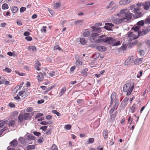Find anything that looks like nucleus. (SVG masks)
I'll list each match as a JSON object with an SVG mask.
<instances>
[{
    "label": "nucleus",
    "instance_id": "1",
    "mask_svg": "<svg viewBox=\"0 0 150 150\" xmlns=\"http://www.w3.org/2000/svg\"><path fill=\"white\" fill-rule=\"evenodd\" d=\"M99 38L94 41L96 43L102 42H106L108 44H113L115 41V40L112 38L111 37H107L106 35H102L98 37Z\"/></svg>",
    "mask_w": 150,
    "mask_h": 150
},
{
    "label": "nucleus",
    "instance_id": "2",
    "mask_svg": "<svg viewBox=\"0 0 150 150\" xmlns=\"http://www.w3.org/2000/svg\"><path fill=\"white\" fill-rule=\"evenodd\" d=\"M134 88V85H131L129 83H126L123 86V91L124 92H127L126 95H130Z\"/></svg>",
    "mask_w": 150,
    "mask_h": 150
},
{
    "label": "nucleus",
    "instance_id": "3",
    "mask_svg": "<svg viewBox=\"0 0 150 150\" xmlns=\"http://www.w3.org/2000/svg\"><path fill=\"white\" fill-rule=\"evenodd\" d=\"M117 8L118 6L116 5L115 3L112 1H110L109 5L105 7L106 9H110L109 12L112 13L114 12Z\"/></svg>",
    "mask_w": 150,
    "mask_h": 150
},
{
    "label": "nucleus",
    "instance_id": "4",
    "mask_svg": "<svg viewBox=\"0 0 150 150\" xmlns=\"http://www.w3.org/2000/svg\"><path fill=\"white\" fill-rule=\"evenodd\" d=\"M136 5L138 7L142 6L145 10L147 11L150 8V1H146L144 2L138 3Z\"/></svg>",
    "mask_w": 150,
    "mask_h": 150
},
{
    "label": "nucleus",
    "instance_id": "5",
    "mask_svg": "<svg viewBox=\"0 0 150 150\" xmlns=\"http://www.w3.org/2000/svg\"><path fill=\"white\" fill-rule=\"evenodd\" d=\"M112 23L116 25H119L122 23L125 22V21L123 17H113L111 19Z\"/></svg>",
    "mask_w": 150,
    "mask_h": 150
},
{
    "label": "nucleus",
    "instance_id": "6",
    "mask_svg": "<svg viewBox=\"0 0 150 150\" xmlns=\"http://www.w3.org/2000/svg\"><path fill=\"white\" fill-rule=\"evenodd\" d=\"M119 105V100L118 99H116L114 101L113 107L109 110L110 114H111L115 110H116Z\"/></svg>",
    "mask_w": 150,
    "mask_h": 150
},
{
    "label": "nucleus",
    "instance_id": "7",
    "mask_svg": "<svg viewBox=\"0 0 150 150\" xmlns=\"http://www.w3.org/2000/svg\"><path fill=\"white\" fill-rule=\"evenodd\" d=\"M133 14L129 12V11L125 15V17H123L124 19L125 22H127L130 21L132 18V16H133Z\"/></svg>",
    "mask_w": 150,
    "mask_h": 150
},
{
    "label": "nucleus",
    "instance_id": "8",
    "mask_svg": "<svg viewBox=\"0 0 150 150\" xmlns=\"http://www.w3.org/2000/svg\"><path fill=\"white\" fill-rule=\"evenodd\" d=\"M132 32L129 31L127 34L128 38L129 39V40H134L137 38L135 37V35L132 34Z\"/></svg>",
    "mask_w": 150,
    "mask_h": 150
},
{
    "label": "nucleus",
    "instance_id": "9",
    "mask_svg": "<svg viewBox=\"0 0 150 150\" xmlns=\"http://www.w3.org/2000/svg\"><path fill=\"white\" fill-rule=\"evenodd\" d=\"M34 113L32 112L31 114L29 113L25 112L23 114V117L25 120H26L30 118L33 116Z\"/></svg>",
    "mask_w": 150,
    "mask_h": 150
},
{
    "label": "nucleus",
    "instance_id": "10",
    "mask_svg": "<svg viewBox=\"0 0 150 150\" xmlns=\"http://www.w3.org/2000/svg\"><path fill=\"white\" fill-rule=\"evenodd\" d=\"M144 12H138L134 13V16L135 18H138L142 17L144 14Z\"/></svg>",
    "mask_w": 150,
    "mask_h": 150
},
{
    "label": "nucleus",
    "instance_id": "11",
    "mask_svg": "<svg viewBox=\"0 0 150 150\" xmlns=\"http://www.w3.org/2000/svg\"><path fill=\"white\" fill-rule=\"evenodd\" d=\"M105 26L104 28L108 30H110V28L114 27V25L112 23H105Z\"/></svg>",
    "mask_w": 150,
    "mask_h": 150
},
{
    "label": "nucleus",
    "instance_id": "12",
    "mask_svg": "<svg viewBox=\"0 0 150 150\" xmlns=\"http://www.w3.org/2000/svg\"><path fill=\"white\" fill-rule=\"evenodd\" d=\"M11 145L13 147H16L18 144V142L17 139H15L11 141L10 143Z\"/></svg>",
    "mask_w": 150,
    "mask_h": 150
},
{
    "label": "nucleus",
    "instance_id": "13",
    "mask_svg": "<svg viewBox=\"0 0 150 150\" xmlns=\"http://www.w3.org/2000/svg\"><path fill=\"white\" fill-rule=\"evenodd\" d=\"M96 49L98 50L101 52H105L106 50V47L103 46H100L97 47Z\"/></svg>",
    "mask_w": 150,
    "mask_h": 150
},
{
    "label": "nucleus",
    "instance_id": "14",
    "mask_svg": "<svg viewBox=\"0 0 150 150\" xmlns=\"http://www.w3.org/2000/svg\"><path fill=\"white\" fill-rule=\"evenodd\" d=\"M91 28L93 30V32L100 33L101 32V30L100 29V28H98L94 26H92Z\"/></svg>",
    "mask_w": 150,
    "mask_h": 150
},
{
    "label": "nucleus",
    "instance_id": "15",
    "mask_svg": "<svg viewBox=\"0 0 150 150\" xmlns=\"http://www.w3.org/2000/svg\"><path fill=\"white\" fill-rule=\"evenodd\" d=\"M37 77L38 80L39 81H42L44 78V76L43 74L41 72L39 73Z\"/></svg>",
    "mask_w": 150,
    "mask_h": 150
},
{
    "label": "nucleus",
    "instance_id": "16",
    "mask_svg": "<svg viewBox=\"0 0 150 150\" xmlns=\"http://www.w3.org/2000/svg\"><path fill=\"white\" fill-rule=\"evenodd\" d=\"M143 59L142 58L135 59L134 61V63L137 65L140 64L142 62Z\"/></svg>",
    "mask_w": 150,
    "mask_h": 150
},
{
    "label": "nucleus",
    "instance_id": "17",
    "mask_svg": "<svg viewBox=\"0 0 150 150\" xmlns=\"http://www.w3.org/2000/svg\"><path fill=\"white\" fill-rule=\"evenodd\" d=\"M41 66L39 62L38 61H36L35 62V68L36 70L38 71H40L41 70V69L39 68V67Z\"/></svg>",
    "mask_w": 150,
    "mask_h": 150
},
{
    "label": "nucleus",
    "instance_id": "18",
    "mask_svg": "<svg viewBox=\"0 0 150 150\" xmlns=\"http://www.w3.org/2000/svg\"><path fill=\"white\" fill-rule=\"evenodd\" d=\"M129 11V10L127 9H122L120 11V14L124 15H125Z\"/></svg>",
    "mask_w": 150,
    "mask_h": 150
},
{
    "label": "nucleus",
    "instance_id": "19",
    "mask_svg": "<svg viewBox=\"0 0 150 150\" xmlns=\"http://www.w3.org/2000/svg\"><path fill=\"white\" fill-rule=\"evenodd\" d=\"M137 106L136 104L134 103L133 104L130 109V112L132 113H133L134 112Z\"/></svg>",
    "mask_w": 150,
    "mask_h": 150
},
{
    "label": "nucleus",
    "instance_id": "20",
    "mask_svg": "<svg viewBox=\"0 0 150 150\" xmlns=\"http://www.w3.org/2000/svg\"><path fill=\"white\" fill-rule=\"evenodd\" d=\"M66 91V87L64 86L61 90L60 93L59 94V97H61L62 95L64 94Z\"/></svg>",
    "mask_w": 150,
    "mask_h": 150
},
{
    "label": "nucleus",
    "instance_id": "21",
    "mask_svg": "<svg viewBox=\"0 0 150 150\" xmlns=\"http://www.w3.org/2000/svg\"><path fill=\"white\" fill-rule=\"evenodd\" d=\"M24 119L23 115L22 114H20L18 117V120L20 122H22Z\"/></svg>",
    "mask_w": 150,
    "mask_h": 150
},
{
    "label": "nucleus",
    "instance_id": "22",
    "mask_svg": "<svg viewBox=\"0 0 150 150\" xmlns=\"http://www.w3.org/2000/svg\"><path fill=\"white\" fill-rule=\"evenodd\" d=\"M11 11L13 13H16L18 11V8L16 6H13L11 7Z\"/></svg>",
    "mask_w": 150,
    "mask_h": 150
},
{
    "label": "nucleus",
    "instance_id": "23",
    "mask_svg": "<svg viewBox=\"0 0 150 150\" xmlns=\"http://www.w3.org/2000/svg\"><path fill=\"white\" fill-rule=\"evenodd\" d=\"M80 42L83 45H84L87 43L86 41L85 40V38H80Z\"/></svg>",
    "mask_w": 150,
    "mask_h": 150
},
{
    "label": "nucleus",
    "instance_id": "24",
    "mask_svg": "<svg viewBox=\"0 0 150 150\" xmlns=\"http://www.w3.org/2000/svg\"><path fill=\"white\" fill-rule=\"evenodd\" d=\"M128 0H121L119 2V4L121 5H123L127 4Z\"/></svg>",
    "mask_w": 150,
    "mask_h": 150
},
{
    "label": "nucleus",
    "instance_id": "25",
    "mask_svg": "<svg viewBox=\"0 0 150 150\" xmlns=\"http://www.w3.org/2000/svg\"><path fill=\"white\" fill-rule=\"evenodd\" d=\"M28 49L30 51L32 50L33 51H36V49L34 46H30L28 47Z\"/></svg>",
    "mask_w": 150,
    "mask_h": 150
},
{
    "label": "nucleus",
    "instance_id": "26",
    "mask_svg": "<svg viewBox=\"0 0 150 150\" xmlns=\"http://www.w3.org/2000/svg\"><path fill=\"white\" fill-rule=\"evenodd\" d=\"M140 27L139 26H135L133 27L132 28V30H133L134 31L138 32L139 31Z\"/></svg>",
    "mask_w": 150,
    "mask_h": 150
},
{
    "label": "nucleus",
    "instance_id": "27",
    "mask_svg": "<svg viewBox=\"0 0 150 150\" xmlns=\"http://www.w3.org/2000/svg\"><path fill=\"white\" fill-rule=\"evenodd\" d=\"M144 20H141L138 22L137 24L139 26H143L144 24Z\"/></svg>",
    "mask_w": 150,
    "mask_h": 150
},
{
    "label": "nucleus",
    "instance_id": "28",
    "mask_svg": "<svg viewBox=\"0 0 150 150\" xmlns=\"http://www.w3.org/2000/svg\"><path fill=\"white\" fill-rule=\"evenodd\" d=\"M83 22V20H80L75 21L74 23L76 25H81Z\"/></svg>",
    "mask_w": 150,
    "mask_h": 150
},
{
    "label": "nucleus",
    "instance_id": "29",
    "mask_svg": "<svg viewBox=\"0 0 150 150\" xmlns=\"http://www.w3.org/2000/svg\"><path fill=\"white\" fill-rule=\"evenodd\" d=\"M8 6L6 3H4L3 4L2 6V8L4 10H6L8 9Z\"/></svg>",
    "mask_w": 150,
    "mask_h": 150
},
{
    "label": "nucleus",
    "instance_id": "30",
    "mask_svg": "<svg viewBox=\"0 0 150 150\" xmlns=\"http://www.w3.org/2000/svg\"><path fill=\"white\" fill-rule=\"evenodd\" d=\"M91 34V33L88 31H87L84 32L83 33V36L86 37L89 36Z\"/></svg>",
    "mask_w": 150,
    "mask_h": 150
},
{
    "label": "nucleus",
    "instance_id": "31",
    "mask_svg": "<svg viewBox=\"0 0 150 150\" xmlns=\"http://www.w3.org/2000/svg\"><path fill=\"white\" fill-rule=\"evenodd\" d=\"M117 111L115 112L114 114H112L110 116V118L111 120H114L116 117V115H117Z\"/></svg>",
    "mask_w": 150,
    "mask_h": 150
},
{
    "label": "nucleus",
    "instance_id": "32",
    "mask_svg": "<svg viewBox=\"0 0 150 150\" xmlns=\"http://www.w3.org/2000/svg\"><path fill=\"white\" fill-rule=\"evenodd\" d=\"M103 134L104 139H105L108 137V132L106 130H105L103 131Z\"/></svg>",
    "mask_w": 150,
    "mask_h": 150
},
{
    "label": "nucleus",
    "instance_id": "33",
    "mask_svg": "<svg viewBox=\"0 0 150 150\" xmlns=\"http://www.w3.org/2000/svg\"><path fill=\"white\" fill-rule=\"evenodd\" d=\"M144 20L145 24H150V17L146 18Z\"/></svg>",
    "mask_w": 150,
    "mask_h": 150
},
{
    "label": "nucleus",
    "instance_id": "34",
    "mask_svg": "<svg viewBox=\"0 0 150 150\" xmlns=\"http://www.w3.org/2000/svg\"><path fill=\"white\" fill-rule=\"evenodd\" d=\"M18 140L21 144H23L25 142V139L23 137H20L18 139Z\"/></svg>",
    "mask_w": 150,
    "mask_h": 150
},
{
    "label": "nucleus",
    "instance_id": "35",
    "mask_svg": "<svg viewBox=\"0 0 150 150\" xmlns=\"http://www.w3.org/2000/svg\"><path fill=\"white\" fill-rule=\"evenodd\" d=\"M98 35H99L97 33H93L91 34V36L93 38V39L94 40L97 37H98Z\"/></svg>",
    "mask_w": 150,
    "mask_h": 150
},
{
    "label": "nucleus",
    "instance_id": "36",
    "mask_svg": "<svg viewBox=\"0 0 150 150\" xmlns=\"http://www.w3.org/2000/svg\"><path fill=\"white\" fill-rule=\"evenodd\" d=\"M3 71L5 72H6L8 73H11V70L7 67H6L5 69L3 70Z\"/></svg>",
    "mask_w": 150,
    "mask_h": 150
},
{
    "label": "nucleus",
    "instance_id": "37",
    "mask_svg": "<svg viewBox=\"0 0 150 150\" xmlns=\"http://www.w3.org/2000/svg\"><path fill=\"white\" fill-rule=\"evenodd\" d=\"M27 148H28L30 150L33 149L35 148L34 145H29L27 146Z\"/></svg>",
    "mask_w": 150,
    "mask_h": 150
},
{
    "label": "nucleus",
    "instance_id": "38",
    "mask_svg": "<svg viewBox=\"0 0 150 150\" xmlns=\"http://www.w3.org/2000/svg\"><path fill=\"white\" fill-rule=\"evenodd\" d=\"M15 124V121L13 120H11L9 121L8 125L10 126H13Z\"/></svg>",
    "mask_w": 150,
    "mask_h": 150
},
{
    "label": "nucleus",
    "instance_id": "39",
    "mask_svg": "<svg viewBox=\"0 0 150 150\" xmlns=\"http://www.w3.org/2000/svg\"><path fill=\"white\" fill-rule=\"evenodd\" d=\"M116 94L115 92H113L112 93L111 95L110 98L116 99Z\"/></svg>",
    "mask_w": 150,
    "mask_h": 150
},
{
    "label": "nucleus",
    "instance_id": "40",
    "mask_svg": "<svg viewBox=\"0 0 150 150\" xmlns=\"http://www.w3.org/2000/svg\"><path fill=\"white\" fill-rule=\"evenodd\" d=\"M94 141V139L93 138H90L87 141L88 144L92 143Z\"/></svg>",
    "mask_w": 150,
    "mask_h": 150
},
{
    "label": "nucleus",
    "instance_id": "41",
    "mask_svg": "<svg viewBox=\"0 0 150 150\" xmlns=\"http://www.w3.org/2000/svg\"><path fill=\"white\" fill-rule=\"evenodd\" d=\"M52 112L53 113L56 114L58 116H61V114L59 112H58L57 110H53L52 111Z\"/></svg>",
    "mask_w": 150,
    "mask_h": 150
},
{
    "label": "nucleus",
    "instance_id": "42",
    "mask_svg": "<svg viewBox=\"0 0 150 150\" xmlns=\"http://www.w3.org/2000/svg\"><path fill=\"white\" fill-rule=\"evenodd\" d=\"M28 139L34 140L35 139V137L33 135H29L28 136Z\"/></svg>",
    "mask_w": 150,
    "mask_h": 150
},
{
    "label": "nucleus",
    "instance_id": "43",
    "mask_svg": "<svg viewBox=\"0 0 150 150\" xmlns=\"http://www.w3.org/2000/svg\"><path fill=\"white\" fill-rule=\"evenodd\" d=\"M127 47V46L126 45H123V46L121 47L120 49L121 50L124 51L126 50Z\"/></svg>",
    "mask_w": 150,
    "mask_h": 150
},
{
    "label": "nucleus",
    "instance_id": "44",
    "mask_svg": "<svg viewBox=\"0 0 150 150\" xmlns=\"http://www.w3.org/2000/svg\"><path fill=\"white\" fill-rule=\"evenodd\" d=\"M43 115V114L42 113H38L36 115L35 117V119H36L37 118H39Z\"/></svg>",
    "mask_w": 150,
    "mask_h": 150
},
{
    "label": "nucleus",
    "instance_id": "45",
    "mask_svg": "<svg viewBox=\"0 0 150 150\" xmlns=\"http://www.w3.org/2000/svg\"><path fill=\"white\" fill-rule=\"evenodd\" d=\"M60 5L61 4L59 3H56L54 4L53 6L55 8H59Z\"/></svg>",
    "mask_w": 150,
    "mask_h": 150
},
{
    "label": "nucleus",
    "instance_id": "46",
    "mask_svg": "<svg viewBox=\"0 0 150 150\" xmlns=\"http://www.w3.org/2000/svg\"><path fill=\"white\" fill-rule=\"evenodd\" d=\"M139 53L141 56H143L145 54V52L143 50H141L139 51Z\"/></svg>",
    "mask_w": 150,
    "mask_h": 150
},
{
    "label": "nucleus",
    "instance_id": "47",
    "mask_svg": "<svg viewBox=\"0 0 150 150\" xmlns=\"http://www.w3.org/2000/svg\"><path fill=\"white\" fill-rule=\"evenodd\" d=\"M26 10V8L25 7H21L20 9V11L21 13H23Z\"/></svg>",
    "mask_w": 150,
    "mask_h": 150
},
{
    "label": "nucleus",
    "instance_id": "48",
    "mask_svg": "<svg viewBox=\"0 0 150 150\" xmlns=\"http://www.w3.org/2000/svg\"><path fill=\"white\" fill-rule=\"evenodd\" d=\"M140 9L141 8L140 7H137L134 8L133 10L134 13L138 12L140 10Z\"/></svg>",
    "mask_w": 150,
    "mask_h": 150
},
{
    "label": "nucleus",
    "instance_id": "49",
    "mask_svg": "<svg viewBox=\"0 0 150 150\" xmlns=\"http://www.w3.org/2000/svg\"><path fill=\"white\" fill-rule=\"evenodd\" d=\"M51 149L53 150H58V148L57 146L55 144H53L51 147Z\"/></svg>",
    "mask_w": 150,
    "mask_h": 150
},
{
    "label": "nucleus",
    "instance_id": "50",
    "mask_svg": "<svg viewBox=\"0 0 150 150\" xmlns=\"http://www.w3.org/2000/svg\"><path fill=\"white\" fill-rule=\"evenodd\" d=\"M65 128L67 130H70L71 128V126L69 124L66 125Z\"/></svg>",
    "mask_w": 150,
    "mask_h": 150
},
{
    "label": "nucleus",
    "instance_id": "51",
    "mask_svg": "<svg viewBox=\"0 0 150 150\" xmlns=\"http://www.w3.org/2000/svg\"><path fill=\"white\" fill-rule=\"evenodd\" d=\"M88 70V69L87 68H85L81 72V74H83V75H84L85 74L86 72Z\"/></svg>",
    "mask_w": 150,
    "mask_h": 150
},
{
    "label": "nucleus",
    "instance_id": "52",
    "mask_svg": "<svg viewBox=\"0 0 150 150\" xmlns=\"http://www.w3.org/2000/svg\"><path fill=\"white\" fill-rule=\"evenodd\" d=\"M116 41H115V42L112 44L113 45V46H116L117 45H120V41H118L116 42H115Z\"/></svg>",
    "mask_w": 150,
    "mask_h": 150
},
{
    "label": "nucleus",
    "instance_id": "53",
    "mask_svg": "<svg viewBox=\"0 0 150 150\" xmlns=\"http://www.w3.org/2000/svg\"><path fill=\"white\" fill-rule=\"evenodd\" d=\"M33 133L35 135L38 137L41 134L40 132H33Z\"/></svg>",
    "mask_w": 150,
    "mask_h": 150
},
{
    "label": "nucleus",
    "instance_id": "54",
    "mask_svg": "<svg viewBox=\"0 0 150 150\" xmlns=\"http://www.w3.org/2000/svg\"><path fill=\"white\" fill-rule=\"evenodd\" d=\"M150 31V29L147 28L144 30L143 31V33H144V34H147Z\"/></svg>",
    "mask_w": 150,
    "mask_h": 150
},
{
    "label": "nucleus",
    "instance_id": "55",
    "mask_svg": "<svg viewBox=\"0 0 150 150\" xmlns=\"http://www.w3.org/2000/svg\"><path fill=\"white\" fill-rule=\"evenodd\" d=\"M47 27L46 26H43L42 28L41 29V31L42 32H44V33H46V28Z\"/></svg>",
    "mask_w": 150,
    "mask_h": 150
},
{
    "label": "nucleus",
    "instance_id": "56",
    "mask_svg": "<svg viewBox=\"0 0 150 150\" xmlns=\"http://www.w3.org/2000/svg\"><path fill=\"white\" fill-rule=\"evenodd\" d=\"M8 105L11 108H15L16 107L15 104L11 102L9 103Z\"/></svg>",
    "mask_w": 150,
    "mask_h": 150
},
{
    "label": "nucleus",
    "instance_id": "57",
    "mask_svg": "<svg viewBox=\"0 0 150 150\" xmlns=\"http://www.w3.org/2000/svg\"><path fill=\"white\" fill-rule=\"evenodd\" d=\"M6 121H4L0 123V127H3V126L6 124Z\"/></svg>",
    "mask_w": 150,
    "mask_h": 150
},
{
    "label": "nucleus",
    "instance_id": "58",
    "mask_svg": "<svg viewBox=\"0 0 150 150\" xmlns=\"http://www.w3.org/2000/svg\"><path fill=\"white\" fill-rule=\"evenodd\" d=\"M54 49L55 50H60L61 49V48L58 45L55 46L54 47Z\"/></svg>",
    "mask_w": 150,
    "mask_h": 150
},
{
    "label": "nucleus",
    "instance_id": "59",
    "mask_svg": "<svg viewBox=\"0 0 150 150\" xmlns=\"http://www.w3.org/2000/svg\"><path fill=\"white\" fill-rule=\"evenodd\" d=\"M47 126H43L40 128V129H42L43 131H45L47 129Z\"/></svg>",
    "mask_w": 150,
    "mask_h": 150
},
{
    "label": "nucleus",
    "instance_id": "60",
    "mask_svg": "<svg viewBox=\"0 0 150 150\" xmlns=\"http://www.w3.org/2000/svg\"><path fill=\"white\" fill-rule=\"evenodd\" d=\"M40 124L45 125L49 124V123L48 122H47L46 121H42L40 122Z\"/></svg>",
    "mask_w": 150,
    "mask_h": 150
},
{
    "label": "nucleus",
    "instance_id": "61",
    "mask_svg": "<svg viewBox=\"0 0 150 150\" xmlns=\"http://www.w3.org/2000/svg\"><path fill=\"white\" fill-rule=\"evenodd\" d=\"M38 142L39 143H42L43 142V138L42 137H40L39 139H38Z\"/></svg>",
    "mask_w": 150,
    "mask_h": 150
},
{
    "label": "nucleus",
    "instance_id": "62",
    "mask_svg": "<svg viewBox=\"0 0 150 150\" xmlns=\"http://www.w3.org/2000/svg\"><path fill=\"white\" fill-rule=\"evenodd\" d=\"M114 143L113 139V138H112L110 141L109 144L110 146H112L114 144Z\"/></svg>",
    "mask_w": 150,
    "mask_h": 150
},
{
    "label": "nucleus",
    "instance_id": "63",
    "mask_svg": "<svg viewBox=\"0 0 150 150\" xmlns=\"http://www.w3.org/2000/svg\"><path fill=\"white\" fill-rule=\"evenodd\" d=\"M33 110V108L32 107H30L27 108L26 111L28 112H31Z\"/></svg>",
    "mask_w": 150,
    "mask_h": 150
},
{
    "label": "nucleus",
    "instance_id": "64",
    "mask_svg": "<svg viewBox=\"0 0 150 150\" xmlns=\"http://www.w3.org/2000/svg\"><path fill=\"white\" fill-rule=\"evenodd\" d=\"M25 39L28 41H31L32 40V38L30 36H27L25 37Z\"/></svg>",
    "mask_w": 150,
    "mask_h": 150
}]
</instances>
